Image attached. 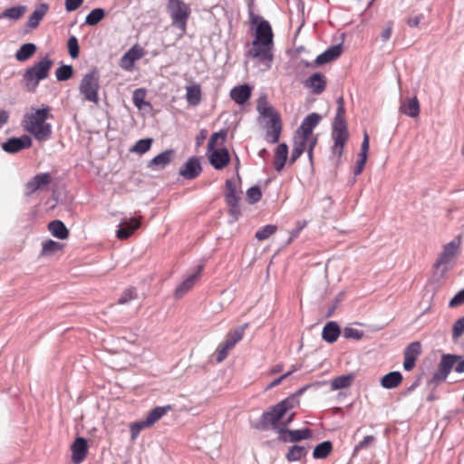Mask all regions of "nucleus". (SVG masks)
<instances>
[{"instance_id": "obj_14", "label": "nucleus", "mask_w": 464, "mask_h": 464, "mask_svg": "<svg viewBox=\"0 0 464 464\" xmlns=\"http://www.w3.org/2000/svg\"><path fill=\"white\" fill-rule=\"evenodd\" d=\"M72 457L73 464H81L85 459L88 453V443L86 439L77 437L71 445Z\"/></svg>"}, {"instance_id": "obj_5", "label": "nucleus", "mask_w": 464, "mask_h": 464, "mask_svg": "<svg viewBox=\"0 0 464 464\" xmlns=\"http://www.w3.org/2000/svg\"><path fill=\"white\" fill-rule=\"evenodd\" d=\"M462 237L460 235L455 237L451 241L441 246L435 263L432 266L433 274L442 278L453 268L460 253Z\"/></svg>"}, {"instance_id": "obj_8", "label": "nucleus", "mask_w": 464, "mask_h": 464, "mask_svg": "<svg viewBox=\"0 0 464 464\" xmlns=\"http://www.w3.org/2000/svg\"><path fill=\"white\" fill-rule=\"evenodd\" d=\"M168 11L172 24L184 30L191 13L189 5L183 0H169Z\"/></svg>"}, {"instance_id": "obj_27", "label": "nucleus", "mask_w": 464, "mask_h": 464, "mask_svg": "<svg viewBox=\"0 0 464 464\" xmlns=\"http://www.w3.org/2000/svg\"><path fill=\"white\" fill-rule=\"evenodd\" d=\"M247 327L248 324L246 323L229 331L226 335V339L223 343L232 349L239 341L243 339L245 331L247 329Z\"/></svg>"}, {"instance_id": "obj_52", "label": "nucleus", "mask_w": 464, "mask_h": 464, "mask_svg": "<svg viewBox=\"0 0 464 464\" xmlns=\"http://www.w3.org/2000/svg\"><path fill=\"white\" fill-rule=\"evenodd\" d=\"M464 334V316L458 319L453 324L452 338L453 340L459 339Z\"/></svg>"}, {"instance_id": "obj_19", "label": "nucleus", "mask_w": 464, "mask_h": 464, "mask_svg": "<svg viewBox=\"0 0 464 464\" xmlns=\"http://www.w3.org/2000/svg\"><path fill=\"white\" fill-rule=\"evenodd\" d=\"M401 113L407 115L411 118H416L420 114V102L416 96L407 97L401 101L399 107Z\"/></svg>"}, {"instance_id": "obj_16", "label": "nucleus", "mask_w": 464, "mask_h": 464, "mask_svg": "<svg viewBox=\"0 0 464 464\" xmlns=\"http://www.w3.org/2000/svg\"><path fill=\"white\" fill-rule=\"evenodd\" d=\"M203 270V266L199 265L197 267V270L189 275L184 281H182L175 290V297L177 299L181 298L184 295H186L196 284V282L199 279L200 274Z\"/></svg>"}, {"instance_id": "obj_24", "label": "nucleus", "mask_w": 464, "mask_h": 464, "mask_svg": "<svg viewBox=\"0 0 464 464\" xmlns=\"http://www.w3.org/2000/svg\"><path fill=\"white\" fill-rule=\"evenodd\" d=\"M174 151L172 150H165L154 157L148 164L151 169L157 170L164 169L172 160Z\"/></svg>"}, {"instance_id": "obj_56", "label": "nucleus", "mask_w": 464, "mask_h": 464, "mask_svg": "<svg viewBox=\"0 0 464 464\" xmlns=\"http://www.w3.org/2000/svg\"><path fill=\"white\" fill-rule=\"evenodd\" d=\"M230 350H231V348L227 346V344H225L224 343H221L217 349V362H223L227 358L228 352Z\"/></svg>"}, {"instance_id": "obj_17", "label": "nucleus", "mask_w": 464, "mask_h": 464, "mask_svg": "<svg viewBox=\"0 0 464 464\" xmlns=\"http://www.w3.org/2000/svg\"><path fill=\"white\" fill-rule=\"evenodd\" d=\"M326 77L321 72H314L304 82L313 94H321L326 88Z\"/></svg>"}, {"instance_id": "obj_47", "label": "nucleus", "mask_w": 464, "mask_h": 464, "mask_svg": "<svg viewBox=\"0 0 464 464\" xmlns=\"http://www.w3.org/2000/svg\"><path fill=\"white\" fill-rule=\"evenodd\" d=\"M151 144H152V139H150V138L140 140L132 147L131 151L139 153V154H143L150 149Z\"/></svg>"}, {"instance_id": "obj_61", "label": "nucleus", "mask_w": 464, "mask_h": 464, "mask_svg": "<svg viewBox=\"0 0 464 464\" xmlns=\"http://www.w3.org/2000/svg\"><path fill=\"white\" fill-rule=\"evenodd\" d=\"M368 151H369V135L367 134V132H364L363 140L362 142L361 151H360L359 156H362L363 158L367 157Z\"/></svg>"}, {"instance_id": "obj_39", "label": "nucleus", "mask_w": 464, "mask_h": 464, "mask_svg": "<svg viewBox=\"0 0 464 464\" xmlns=\"http://www.w3.org/2000/svg\"><path fill=\"white\" fill-rule=\"evenodd\" d=\"M26 7L24 5L13 6L5 9L2 14H0V19L9 18L11 20H18L24 15Z\"/></svg>"}, {"instance_id": "obj_44", "label": "nucleus", "mask_w": 464, "mask_h": 464, "mask_svg": "<svg viewBox=\"0 0 464 464\" xmlns=\"http://www.w3.org/2000/svg\"><path fill=\"white\" fill-rule=\"evenodd\" d=\"M276 230H277L276 226L266 225L256 232L255 237L259 241H263V240L267 239L273 234H275L276 232Z\"/></svg>"}, {"instance_id": "obj_25", "label": "nucleus", "mask_w": 464, "mask_h": 464, "mask_svg": "<svg viewBox=\"0 0 464 464\" xmlns=\"http://www.w3.org/2000/svg\"><path fill=\"white\" fill-rule=\"evenodd\" d=\"M341 334V329L334 321L328 322L323 328L322 338L328 343H334Z\"/></svg>"}, {"instance_id": "obj_60", "label": "nucleus", "mask_w": 464, "mask_h": 464, "mask_svg": "<svg viewBox=\"0 0 464 464\" xmlns=\"http://www.w3.org/2000/svg\"><path fill=\"white\" fill-rule=\"evenodd\" d=\"M82 3L83 0H65V9L67 12L75 11Z\"/></svg>"}, {"instance_id": "obj_21", "label": "nucleus", "mask_w": 464, "mask_h": 464, "mask_svg": "<svg viewBox=\"0 0 464 464\" xmlns=\"http://www.w3.org/2000/svg\"><path fill=\"white\" fill-rule=\"evenodd\" d=\"M315 144H316V138L308 137V136H305V135H303L300 133L297 134V132L295 133L294 147L296 149H301L303 153L305 150H307V153H308V157H309L310 160H312L313 150H314V147L315 146Z\"/></svg>"}, {"instance_id": "obj_53", "label": "nucleus", "mask_w": 464, "mask_h": 464, "mask_svg": "<svg viewBox=\"0 0 464 464\" xmlns=\"http://www.w3.org/2000/svg\"><path fill=\"white\" fill-rule=\"evenodd\" d=\"M343 336L346 339L360 340L363 336V332L352 327H345L343 330Z\"/></svg>"}, {"instance_id": "obj_34", "label": "nucleus", "mask_w": 464, "mask_h": 464, "mask_svg": "<svg viewBox=\"0 0 464 464\" xmlns=\"http://www.w3.org/2000/svg\"><path fill=\"white\" fill-rule=\"evenodd\" d=\"M36 45L32 43L23 44L15 53L14 57L19 62H25L36 52Z\"/></svg>"}, {"instance_id": "obj_30", "label": "nucleus", "mask_w": 464, "mask_h": 464, "mask_svg": "<svg viewBox=\"0 0 464 464\" xmlns=\"http://www.w3.org/2000/svg\"><path fill=\"white\" fill-rule=\"evenodd\" d=\"M202 99L201 87L193 83L186 87V100L190 106H198Z\"/></svg>"}, {"instance_id": "obj_3", "label": "nucleus", "mask_w": 464, "mask_h": 464, "mask_svg": "<svg viewBox=\"0 0 464 464\" xmlns=\"http://www.w3.org/2000/svg\"><path fill=\"white\" fill-rule=\"evenodd\" d=\"M50 107L44 106L34 111L26 113L22 121L24 130L30 133L36 140L45 141L52 135V125L46 120L52 119Z\"/></svg>"}, {"instance_id": "obj_35", "label": "nucleus", "mask_w": 464, "mask_h": 464, "mask_svg": "<svg viewBox=\"0 0 464 464\" xmlns=\"http://www.w3.org/2000/svg\"><path fill=\"white\" fill-rule=\"evenodd\" d=\"M226 202L228 207H235L239 201V197L237 194L236 183L231 179H227L226 181Z\"/></svg>"}, {"instance_id": "obj_48", "label": "nucleus", "mask_w": 464, "mask_h": 464, "mask_svg": "<svg viewBox=\"0 0 464 464\" xmlns=\"http://www.w3.org/2000/svg\"><path fill=\"white\" fill-rule=\"evenodd\" d=\"M247 200L251 204L258 202L262 198V192L258 186H253L246 191Z\"/></svg>"}, {"instance_id": "obj_63", "label": "nucleus", "mask_w": 464, "mask_h": 464, "mask_svg": "<svg viewBox=\"0 0 464 464\" xmlns=\"http://www.w3.org/2000/svg\"><path fill=\"white\" fill-rule=\"evenodd\" d=\"M392 33V23L389 22V23H387L385 28L382 30V32L381 34L382 40L383 42H387L391 38Z\"/></svg>"}, {"instance_id": "obj_9", "label": "nucleus", "mask_w": 464, "mask_h": 464, "mask_svg": "<svg viewBox=\"0 0 464 464\" xmlns=\"http://www.w3.org/2000/svg\"><path fill=\"white\" fill-rule=\"evenodd\" d=\"M459 359L460 357L458 355L444 354L441 357L438 369L433 373L430 382L433 383H440L441 382H444L447 379L450 372H451L457 361H459Z\"/></svg>"}, {"instance_id": "obj_64", "label": "nucleus", "mask_w": 464, "mask_h": 464, "mask_svg": "<svg viewBox=\"0 0 464 464\" xmlns=\"http://www.w3.org/2000/svg\"><path fill=\"white\" fill-rule=\"evenodd\" d=\"M424 15L422 14H420L418 15H415L413 17H410L407 19V24L411 27H417L420 22L423 20Z\"/></svg>"}, {"instance_id": "obj_31", "label": "nucleus", "mask_w": 464, "mask_h": 464, "mask_svg": "<svg viewBox=\"0 0 464 464\" xmlns=\"http://www.w3.org/2000/svg\"><path fill=\"white\" fill-rule=\"evenodd\" d=\"M402 375L400 372H391L381 379V385L384 389H394L402 382Z\"/></svg>"}, {"instance_id": "obj_11", "label": "nucleus", "mask_w": 464, "mask_h": 464, "mask_svg": "<svg viewBox=\"0 0 464 464\" xmlns=\"http://www.w3.org/2000/svg\"><path fill=\"white\" fill-rule=\"evenodd\" d=\"M313 436V431L308 429L288 430L287 427L278 429V440L285 443L297 442L303 440H308Z\"/></svg>"}, {"instance_id": "obj_12", "label": "nucleus", "mask_w": 464, "mask_h": 464, "mask_svg": "<svg viewBox=\"0 0 464 464\" xmlns=\"http://www.w3.org/2000/svg\"><path fill=\"white\" fill-rule=\"evenodd\" d=\"M52 182V176L49 172L38 173L34 176L24 186V195L31 197L37 190H43Z\"/></svg>"}, {"instance_id": "obj_26", "label": "nucleus", "mask_w": 464, "mask_h": 464, "mask_svg": "<svg viewBox=\"0 0 464 464\" xmlns=\"http://www.w3.org/2000/svg\"><path fill=\"white\" fill-rule=\"evenodd\" d=\"M342 53V45L336 44L319 54L314 63L316 65H323L338 58Z\"/></svg>"}, {"instance_id": "obj_37", "label": "nucleus", "mask_w": 464, "mask_h": 464, "mask_svg": "<svg viewBox=\"0 0 464 464\" xmlns=\"http://www.w3.org/2000/svg\"><path fill=\"white\" fill-rule=\"evenodd\" d=\"M333 444L330 440L319 443L313 451V457L317 459H325L332 451Z\"/></svg>"}, {"instance_id": "obj_23", "label": "nucleus", "mask_w": 464, "mask_h": 464, "mask_svg": "<svg viewBox=\"0 0 464 464\" xmlns=\"http://www.w3.org/2000/svg\"><path fill=\"white\" fill-rule=\"evenodd\" d=\"M251 96V88L247 84L238 85L230 91L231 99L237 104L246 103Z\"/></svg>"}, {"instance_id": "obj_49", "label": "nucleus", "mask_w": 464, "mask_h": 464, "mask_svg": "<svg viewBox=\"0 0 464 464\" xmlns=\"http://www.w3.org/2000/svg\"><path fill=\"white\" fill-rule=\"evenodd\" d=\"M150 427V425H147L146 420H142L140 421L133 422L130 425V434H131V440H134L139 436L140 432L146 428Z\"/></svg>"}, {"instance_id": "obj_28", "label": "nucleus", "mask_w": 464, "mask_h": 464, "mask_svg": "<svg viewBox=\"0 0 464 464\" xmlns=\"http://www.w3.org/2000/svg\"><path fill=\"white\" fill-rule=\"evenodd\" d=\"M288 156V146L285 143L279 144L274 156V166L277 171H281L285 165Z\"/></svg>"}, {"instance_id": "obj_10", "label": "nucleus", "mask_w": 464, "mask_h": 464, "mask_svg": "<svg viewBox=\"0 0 464 464\" xmlns=\"http://www.w3.org/2000/svg\"><path fill=\"white\" fill-rule=\"evenodd\" d=\"M349 138L347 125H333L332 139L334 145L332 152L334 156L340 158L343 153L344 145Z\"/></svg>"}, {"instance_id": "obj_51", "label": "nucleus", "mask_w": 464, "mask_h": 464, "mask_svg": "<svg viewBox=\"0 0 464 464\" xmlns=\"http://www.w3.org/2000/svg\"><path fill=\"white\" fill-rule=\"evenodd\" d=\"M137 298L136 289L133 287L126 289L118 300V304H125L128 302Z\"/></svg>"}, {"instance_id": "obj_59", "label": "nucleus", "mask_w": 464, "mask_h": 464, "mask_svg": "<svg viewBox=\"0 0 464 464\" xmlns=\"http://www.w3.org/2000/svg\"><path fill=\"white\" fill-rule=\"evenodd\" d=\"M306 221H297L296 227L293 229L290 233L291 237L289 238V242L296 238L299 236L300 232L306 227Z\"/></svg>"}, {"instance_id": "obj_55", "label": "nucleus", "mask_w": 464, "mask_h": 464, "mask_svg": "<svg viewBox=\"0 0 464 464\" xmlns=\"http://www.w3.org/2000/svg\"><path fill=\"white\" fill-rule=\"evenodd\" d=\"M333 125H347L345 121V107H337Z\"/></svg>"}, {"instance_id": "obj_38", "label": "nucleus", "mask_w": 464, "mask_h": 464, "mask_svg": "<svg viewBox=\"0 0 464 464\" xmlns=\"http://www.w3.org/2000/svg\"><path fill=\"white\" fill-rule=\"evenodd\" d=\"M169 409V406L156 407L152 409L145 418L147 425L152 426L156 421L162 418Z\"/></svg>"}, {"instance_id": "obj_40", "label": "nucleus", "mask_w": 464, "mask_h": 464, "mask_svg": "<svg viewBox=\"0 0 464 464\" xmlns=\"http://www.w3.org/2000/svg\"><path fill=\"white\" fill-rule=\"evenodd\" d=\"M307 453V450L304 447L299 445L292 446L288 452L285 455L286 459L289 462L297 461L304 457Z\"/></svg>"}, {"instance_id": "obj_33", "label": "nucleus", "mask_w": 464, "mask_h": 464, "mask_svg": "<svg viewBox=\"0 0 464 464\" xmlns=\"http://www.w3.org/2000/svg\"><path fill=\"white\" fill-rule=\"evenodd\" d=\"M50 233L58 239H65L69 236V230L61 220H53L48 224Z\"/></svg>"}, {"instance_id": "obj_62", "label": "nucleus", "mask_w": 464, "mask_h": 464, "mask_svg": "<svg viewBox=\"0 0 464 464\" xmlns=\"http://www.w3.org/2000/svg\"><path fill=\"white\" fill-rule=\"evenodd\" d=\"M366 160H367V157L363 158L362 156H359V160H357L356 166L353 170V173L355 176H358L362 172L365 163H366Z\"/></svg>"}, {"instance_id": "obj_20", "label": "nucleus", "mask_w": 464, "mask_h": 464, "mask_svg": "<svg viewBox=\"0 0 464 464\" xmlns=\"http://www.w3.org/2000/svg\"><path fill=\"white\" fill-rule=\"evenodd\" d=\"M322 117L315 113L308 114L302 121L300 127L297 130V134H303L308 137H313L312 133L314 129L319 124Z\"/></svg>"}, {"instance_id": "obj_18", "label": "nucleus", "mask_w": 464, "mask_h": 464, "mask_svg": "<svg viewBox=\"0 0 464 464\" xmlns=\"http://www.w3.org/2000/svg\"><path fill=\"white\" fill-rule=\"evenodd\" d=\"M210 164L216 169H224L230 161L229 153L227 149H216L208 151Z\"/></svg>"}, {"instance_id": "obj_1", "label": "nucleus", "mask_w": 464, "mask_h": 464, "mask_svg": "<svg viewBox=\"0 0 464 464\" xmlns=\"http://www.w3.org/2000/svg\"><path fill=\"white\" fill-rule=\"evenodd\" d=\"M301 393L302 391L300 390L296 394L288 396L264 411L256 428L262 430L272 429L278 433V429L283 428V426L287 427L295 418L294 409L299 405L298 396Z\"/></svg>"}, {"instance_id": "obj_22", "label": "nucleus", "mask_w": 464, "mask_h": 464, "mask_svg": "<svg viewBox=\"0 0 464 464\" xmlns=\"http://www.w3.org/2000/svg\"><path fill=\"white\" fill-rule=\"evenodd\" d=\"M140 221L136 218H131L129 220L121 222L120 227L117 230V237L121 239H126L140 227Z\"/></svg>"}, {"instance_id": "obj_43", "label": "nucleus", "mask_w": 464, "mask_h": 464, "mask_svg": "<svg viewBox=\"0 0 464 464\" xmlns=\"http://www.w3.org/2000/svg\"><path fill=\"white\" fill-rule=\"evenodd\" d=\"M353 381L352 375H341L332 381L331 386L333 391L347 388Z\"/></svg>"}, {"instance_id": "obj_45", "label": "nucleus", "mask_w": 464, "mask_h": 464, "mask_svg": "<svg viewBox=\"0 0 464 464\" xmlns=\"http://www.w3.org/2000/svg\"><path fill=\"white\" fill-rule=\"evenodd\" d=\"M73 73L72 65H62L55 71V76L57 81L64 82L69 80Z\"/></svg>"}, {"instance_id": "obj_58", "label": "nucleus", "mask_w": 464, "mask_h": 464, "mask_svg": "<svg viewBox=\"0 0 464 464\" xmlns=\"http://www.w3.org/2000/svg\"><path fill=\"white\" fill-rule=\"evenodd\" d=\"M145 94L140 90H136L133 93V103L139 109L142 108Z\"/></svg>"}, {"instance_id": "obj_32", "label": "nucleus", "mask_w": 464, "mask_h": 464, "mask_svg": "<svg viewBox=\"0 0 464 464\" xmlns=\"http://www.w3.org/2000/svg\"><path fill=\"white\" fill-rule=\"evenodd\" d=\"M48 11V5L46 4H41L39 5L34 11L32 13V14L29 16L27 25L28 27L34 29L38 26L43 17L45 15L46 12Z\"/></svg>"}, {"instance_id": "obj_13", "label": "nucleus", "mask_w": 464, "mask_h": 464, "mask_svg": "<svg viewBox=\"0 0 464 464\" xmlns=\"http://www.w3.org/2000/svg\"><path fill=\"white\" fill-rule=\"evenodd\" d=\"M32 146V139L28 135L11 138L2 144V149L7 153H16Z\"/></svg>"}, {"instance_id": "obj_50", "label": "nucleus", "mask_w": 464, "mask_h": 464, "mask_svg": "<svg viewBox=\"0 0 464 464\" xmlns=\"http://www.w3.org/2000/svg\"><path fill=\"white\" fill-rule=\"evenodd\" d=\"M227 132L226 130H220L218 132L213 133L208 142V151H211L213 150H216L215 147L218 144V140L221 139L222 141L225 140Z\"/></svg>"}, {"instance_id": "obj_29", "label": "nucleus", "mask_w": 464, "mask_h": 464, "mask_svg": "<svg viewBox=\"0 0 464 464\" xmlns=\"http://www.w3.org/2000/svg\"><path fill=\"white\" fill-rule=\"evenodd\" d=\"M143 51L141 48H137L136 46L130 48L122 57H121V67L124 69H130L133 67L134 63L141 58Z\"/></svg>"}, {"instance_id": "obj_7", "label": "nucleus", "mask_w": 464, "mask_h": 464, "mask_svg": "<svg viewBox=\"0 0 464 464\" xmlns=\"http://www.w3.org/2000/svg\"><path fill=\"white\" fill-rule=\"evenodd\" d=\"M100 75L97 70L93 69L85 73L80 82L79 92L87 102L99 103Z\"/></svg>"}, {"instance_id": "obj_46", "label": "nucleus", "mask_w": 464, "mask_h": 464, "mask_svg": "<svg viewBox=\"0 0 464 464\" xmlns=\"http://www.w3.org/2000/svg\"><path fill=\"white\" fill-rule=\"evenodd\" d=\"M421 353V344L420 342L411 343L404 350L403 355L404 357H411L413 359H417V357Z\"/></svg>"}, {"instance_id": "obj_41", "label": "nucleus", "mask_w": 464, "mask_h": 464, "mask_svg": "<svg viewBox=\"0 0 464 464\" xmlns=\"http://www.w3.org/2000/svg\"><path fill=\"white\" fill-rule=\"evenodd\" d=\"M105 16V11L102 8L92 10L85 18V24L90 26L98 24Z\"/></svg>"}, {"instance_id": "obj_57", "label": "nucleus", "mask_w": 464, "mask_h": 464, "mask_svg": "<svg viewBox=\"0 0 464 464\" xmlns=\"http://www.w3.org/2000/svg\"><path fill=\"white\" fill-rule=\"evenodd\" d=\"M464 304V289L458 292L450 301L449 305L450 307L459 306Z\"/></svg>"}, {"instance_id": "obj_4", "label": "nucleus", "mask_w": 464, "mask_h": 464, "mask_svg": "<svg viewBox=\"0 0 464 464\" xmlns=\"http://www.w3.org/2000/svg\"><path fill=\"white\" fill-rule=\"evenodd\" d=\"M256 111L259 113V119H262L265 121V139L270 143H277L282 131L281 116L276 110L270 105L266 95L263 94L259 96L256 104Z\"/></svg>"}, {"instance_id": "obj_6", "label": "nucleus", "mask_w": 464, "mask_h": 464, "mask_svg": "<svg viewBox=\"0 0 464 464\" xmlns=\"http://www.w3.org/2000/svg\"><path fill=\"white\" fill-rule=\"evenodd\" d=\"M53 64V61L45 56L26 69L24 73V81L28 91L34 92L39 82L49 76Z\"/></svg>"}, {"instance_id": "obj_36", "label": "nucleus", "mask_w": 464, "mask_h": 464, "mask_svg": "<svg viewBox=\"0 0 464 464\" xmlns=\"http://www.w3.org/2000/svg\"><path fill=\"white\" fill-rule=\"evenodd\" d=\"M377 439L373 435H367L360 440L353 448V457L358 455L361 450H367L373 448L376 444Z\"/></svg>"}, {"instance_id": "obj_54", "label": "nucleus", "mask_w": 464, "mask_h": 464, "mask_svg": "<svg viewBox=\"0 0 464 464\" xmlns=\"http://www.w3.org/2000/svg\"><path fill=\"white\" fill-rule=\"evenodd\" d=\"M69 53L72 58H77L79 55V44L75 36H71L68 40Z\"/></svg>"}, {"instance_id": "obj_2", "label": "nucleus", "mask_w": 464, "mask_h": 464, "mask_svg": "<svg viewBox=\"0 0 464 464\" xmlns=\"http://www.w3.org/2000/svg\"><path fill=\"white\" fill-rule=\"evenodd\" d=\"M273 38L274 34L270 24L262 20L256 28L252 47L247 52V56L264 63L267 69L271 67L273 61Z\"/></svg>"}, {"instance_id": "obj_15", "label": "nucleus", "mask_w": 464, "mask_h": 464, "mask_svg": "<svg viewBox=\"0 0 464 464\" xmlns=\"http://www.w3.org/2000/svg\"><path fill=\"white\" fill-rule=\"evenodd\" d=\"M202 171L199 159L197 157L189 158L179 169V174L186 179H196Z\"/></svg>"}, {"instance_id": "obj_42", "label": "nucleus", "mask_w": 464, "mask_h": 464, "mask_svg": "<svg viewBox=\"0 0 464 464\" xmlns=\"http://www.w3.org/2000/svg\"><path fill=\"white\" fill-rule=\"evenodd\" d=\"M63 246V244L56 242L54 240H52V239L45 240L44 242H43L41 254L43 256L53 255L58 251L62 250Z\"/></svg>"}]
</instances>
